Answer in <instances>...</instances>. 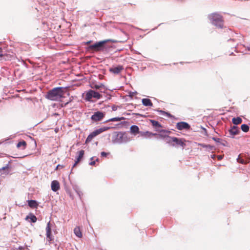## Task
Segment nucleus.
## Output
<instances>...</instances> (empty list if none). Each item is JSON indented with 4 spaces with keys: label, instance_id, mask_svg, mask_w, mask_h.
I'll list each match as a JSON object with an SVG mask.
<instances>
[{
    "label": "nucleus",
    "instance_id": "obj_18",
    "mask_svg": "<svg viewBox=\"0 0 250 250\" xmlns=\"http://www.w3.org/2000/svg\"><path fill=\"white\" fill-rule=\"evenodd\" d=\"M75 234L78 237L81 238L82 237V233L81 232L80 227H77L74 229Z\"/></svg>",
    "mask_w": 250,
    "mask_h": 250
},
{
    "label": "nucleus",
    "instance_id": "obj_38",
    "mask_svg": "<svg viewBox=\"0 0 250 250\" xmlns=\"http://www.w3.org/2000/svg\"><path fill=\"white\" fill-rule=\"evenodd\" d=\"M69 103V102H67L66 103H65L64 105H63L62 104V106L63 107V106H66Z\"/></svg>",
    "mask_w": 250,
    "mask_h": 250
},
{
    "label": "nucleus",
    "instance_id": "obj_32",
    "mask_svg": "<svg viewBox=\"0 0 250 250\" xmlns=\"http://www.w3.org/2000/svg\"><path fill=\"white\" fill-rule=\"evenodd\" d=\"M160 132H163V133H167V134H169L170 131H167V130H162Z\"/></svg>",
    "mask_w": 250,
    "mask_h": 250
},
{
    "label": "nucleus",
    "instance_id": "obj_17",
    "mask_svg": "<svg viewBox=\"0 0 250 250\" xmlns=\"http://www.w3.org/2000/svg\"><path fill=\"white\" fill-rule=\"evenodd\" d=\"M28 206L33 208H37L38 207V204L37 202L35 200H28Z\"/></svg>",
    "mask_w": 250,
    "mask_h": 250
},
{
    "label": "nucleus",
    "instance_id": "obj_28",
    "mask_svg": "<svg viewBox=\"0 0 250 250\" xmlns=\"http://www.w3.org/2000/svg\"><path fill=\"white\" fill-rule=\"evenodd\" d=\"M237 162L242 164H245V161L241 159L240 156L237 158Z\"/></svg>",
    "mask_w": 250,
    "mask_h": 250
},
{
    "label": "nucleus",
    "instance_id": "obj_16",
    "mask_svg": "<svg viewBox=\"0 0 250 250\" xmlns=\"http://www.w3.org/2000/svg\"><path fill=\"white\" fill-rule=\"evenodd\" d=\"M130 132L134 135L139 133V128L138 126L133 125L130 127Z\"/></svg>",
    "mask_w": 250,
    "mask_h": 250
},
{
    "label": "nucleus",
    "instance_id": "obj_41",
    "mask_svg": "<svg viewBox=\"0 0 250 250\" xmlns=\"http://www.w3.org/2000/svg\"><path fill=\"white\" fill-rule=\"evenodd\" d=\"M29 218V216H27L26 219H27Z\"/></svg>",
    "mask_w": 250,
    "mask_h": 250
},
{
    "label": "nucleus",
    "instance_id": "obj_11",
    "mask_svg": "<svg viewBox=\"0 0 250 250\" xmlns=\"http://www.w3.org/2000/svg\"><path fill=\"white\" fill-rule=\"evenodd\" d=\"M51 189L53 191H57L60 188L59 182L57 180H54L51 182Z\"/></svg>",
    "mask_w": 250,
    "mask_h": 250
},
{
    "label": "nucleus",
    "instance_id": "obj_3",
    "mask_svg": "<svg viewBox=\"0 0 250 250\" xmlns=\"http://www.w3.org/2000/svg\"><path fill=\"white\" fill-rule=\"evenodd\" d=\"M108 41L109 40H104L97 42L94 44L90 45V46H89L88 47V50L92 51V52H99L103 51L104 48V44Z\"/></svg>",
    "mask_w": 250,
    "mask_h": 250
},
{
    "label": "nucleus",
    "instance_id": "obj_39",
    "mask_svg": "<svg viewBox=\"0 0 250 250\" xmlns=\"http://www.w3.org/2000/svg\"><path fill=\"white\" fill-rule=\"evenodd\" d=\"M59 167V165H58V166H57V167H56V169H57L58 168V167Z\"/></svg>",
    "mask_w": 250,
    "mask_h": 250
},
{
    "label": "nucleus",
    "instance_id": "obj_25",
    "mask_svg": "<svg viewBox=\"0 0 250 250\" xmlns=\"http://www.w3.org/2000/svg\"><path fill=\"white\" fill-rule=\"evenodd\" d=\"M10 167L9 165H7L6 166L0 168V172H2V171H6L5 173L7 174L8 173L9 171L8 170L9 169Z\"/></svg>",
    "mask_w": 250,
    "mask_h": 250
},
{
    "label": "nucleus",
    "instance_id": "obj_26",
    "mask_svg": "<svg viewBox=\"0 0 250 250\" xmlns=\"http://www.w3.org/2000/svg\"><path fill=\"white\" fill-rule=\"evenodd\" d=\"M124 119V117H122V118L115 117V118H113L110 119L108 121H107L106 122L120 121H121V120H123Z\"/></svg>",
    "mask_w": 250,
    "mask_h": 250
},
{
    "label": "nucleus",
    "instance_id": "obj_5",
    "mask_svg": "<svg viewBox=\"0 0 250 250\" xmlns=\"http://www.w3.org/2000/svg\"><path fill=\"white\" fill-rule=\"evenodd\" d=\"M102 95L99 93L92 90H89L85 94V100L87 101H92L93 98L100 99Z\"/></svg>",
    "mask_w": 250,
    "mask_h": 250
},
{
    "label": "nucleus",
    "instance_id": "obj_31",
    "mask_svg": "<svg viewBox=\"0 0 250 250\" xmlns=\"http://www.w3.org/2000/svg\"><path fill=\"white\" fill-rule=\"evenodd\" d=\"M212 139L216 142H219L220 141V139L218 138L213 137Z\"/></svg>",
    "mask_w": 250,
    "mask_h": 250
},
{
    "label": "nucleus",
    "instance_id": "obj_33",
    "mask_svg": "<svg viewBox=\"0 0 250 250\" xmlns=\"http://www.w3.org/2000/svg\"><path fill=\"white\" fill-rule=\"evenodd\" d=\"M166 134H157V135H158L159 136L160 138H163L164 139V136Z\"/></svg>",
    "mask_w": 250,
    "mask_h": 250
},
{
    "label": "nucleus",
    "instance_id": "obj_22",
    "mask_svg": "<svg viewBox=\"0 0 250 250\" xmlns=\"http://www.w3.org/2000/svg\"><path fill=\"white\" fill-rule=\"evenodd\" d=\"M26 143L25 141H21V142H19L17 145V147L18 148H20V147L22 146V149H25V147H26Z\"/></svg>",
    "mask_w": 250,
    "mask_h": 250
},
{
    "label": "nucleus",
    "instance_id": "obj_10",
    "mask_svg": "<svg viewBox=\"0 0 250 250\" xmlns=\"http://www.w3.org/2000/svg\"><path fill=\"white\" fill-rule=\"evenodd\" d=\"M229 137H233L234 135L238 134L240 130L237 126H233L229 130Z\"/></svg>",
    "mask_w": 250,
    "mask_h": 250
},
{
    "label": "nucleus",
    "instance_id": "obj_7",
    "mask_svg": "<svg viewBox=\"0 0 250 250\" xmlns=\"http://www.w3.org/2000/svg\"><path fill=\"white\" fill-rule=\"evenodd\" d=\"M104 116V114L101 111H97L94 113L91 119L94 122L101 121Z\"/></svg>",
    "mask_w": 250,
    "mask_h": 250
},
{
    "label": "nucleus",
    "instance_id": "obj_20",
    "mask_svg": "<svg viewBox=\"0 0 250 250\" xmlns=\"http://www.w3.org/2000/svg\"><path fill=\"white\" fill-rule=\"evenodd\" d=\"M233 124L237 125L242 122V119L240 117L233 118L232 120Z\"/></svg>",
    "mask_w": 250,
    "mask_h": 250
},
{
    "label": "nucleus",
    "instance_id": "obj_2",
    "mask_svg": "<svg viewBox=\"0 0 250 250\" xmlns=\"http://www.w3.org/2000/svg\"><path fill=\"white\" fill-rule=\"evenodd\" d=\"M208 18L212 23L217 27L223 28L224 26V20L223 17L218 13H214L208 16Z\"/></svg>",
    "mask_w": 250,
    "mask_h": 250
},
{
    "label": "nucleus",
    "instance_id": "obj_1",
    "mask_svg": "<svg viewBox=\"0 0 250 250\" xmlns=\"http://www.w3.org/2000/svg\"><path fill=\"white\" fill-rule=\"evenodd\" d=\"M65 90L66 88L63 87H55L47 92L46 98L51 101H59L64 97Z\"/></svg>",
    "mask_w": 250,
    "mask_h": 250
},
{
    "label": "nucleus",
    "instance_id": "obj_13",
    "mask_svg": "<svg viewBox=\"0 0 250 250\" xmlns=\"http://www.w3.org/2000/svg\"><path fill=\"white\" fill-rule=\"evenodd\" d=\"M173 139L174 137H171L168 136V135H165L164 136V139L165 140L166 143L170 145L171 146H174V144L173 143V141H172L173 140Z\"/></svg>",
    "mask_w": 250,
    "mask_h": 250
},
{
    "label": "nucleus",
    "instance_id": "obj_35",
    "mask_svg": "<svg viewBox=\"0 0 250 250\" xmlns=\"http://www.w3.org/2000/svg\"><path fill=\"white\" fill-rule=\"evenodd\" d=\"M117 107H116V106H113V107H112V109H113V110H114V111H115V110H117Z\"/></svg>",
    "mask_w": 250,
    "mask_h": 250
},
{
    "label": "nucleus",
    "instance_id": "obj_29",
    "mask_svg": "<svg viewBox=\"0 0 250 250\" xmlns=\"http://www.w3.org/2000/svg\"><path fill=\"white\" fill-rule=\"evenodd\" d=\"M99 159L97 158L96 159V161H92L91 162L89 163V165L91 166H95L96 164V161H98Z\"/></svg>",
    "mask_w": 250,
    "mask_h": 250
},
{
    "label": "nucleus",
    "instance_id": "obj_40",
    "mask_svg": "<svg viewBox=\"0 0 250 250\" xmlns=\"http://www.w3.org/2000/svg\"><path fill=\"white\" fill-rule=\"evenodd\" d=\"M93 157L91 158V160H93Z\"/></svg>",
    "mask_w": 250,
    "mask_h": 250
},
{
    "label": "nucleus",
    "instance_id": "obj_21",
    "mask_svg": "<svg viewBox=\"0 0 250 250\" xmlns=\"http://www.w3.org/2000/svg\"><path fill=\"white\" fill-rule=\"evenodd\" d=\"M92 88H95L96 89H105L104 85L102 83H100L99 84H95L91 86Z\"/></svg>",
    "mask_w": 250,
    "mask_h": 250
},
{
    "label": "nucleus",
    "instance_id": "obj_23",
    "mask_svg": "<svg viewBox=\"0 0 250 250\" xmlns=\"http://www.w3.org/2000/svg\"><path fill=\"white\" fill-rule=\"evenodd\" d=\"M241 128L244 132H247L249 130V126L246 124H243L241 125Z\"/></svg>",
    "mask_w": 250,
    "mask_h": 250
},
{
    "label": "nucleus",
    "instance_id": "obj_27",
    "mask_svg": "<svg viewBox=\"0 0 250 250\" xmlns=\"http://www.w3.org/2000/svg\"><path fill=\"white\" fill-rule=\"evenodd\" d=\"M30 218L31 219V222L33 223H35L37 221V217L33 214H30Z\"/></svg>",
    "mask_w": 250,
    "mask_h": 250
},
{
    "label": "nucleus",
    "instance_id": "obj_19",
    "mask_svg": "<svg viewBox=\"0 0 250 250\" xmlns=\"http://www.w3.org/2000/svg\"><path fill=\"white\" fill-rule=\"evenodd\" d=\"M140 134L141 136H147V137H151V136H156V133H153L152 132H149V131H146V132H140Z\"/></svg>",
    "mask_w": 250,
    "mask_h": 250
},
{
    "label": "nucleus",
    "instance_id": "obj_37",
    "mask_svg": "<svg viewBox=\"0 0 250 250\" xmlns=\"http://www.w3.org/2000/svg\"><path fill=\"white\" fill-rule=\"evenodd\" d=\"M222 159V156L220 155L218 156V160H221Z\"/></svg>",
    "mask_w": 250,
    "mask_h": 250
},
{
    "label": "nucleus",
    "instance_id": "obj_15",
    "mask_svg": "<svg viewBox=\"0 0 250 250\" xmlns=\"http://www.w3.org/2000/svg\"><path fill=\"white\" fill-rule=\"evenodd\" d=\"M142 103L145 106H152L153 104L149 99L145 98L142 99Z\"/></svg>",
    "mask_w": 250,
    "mask_h": 250
},
{
    "label": "nucleus",
    "instance_id": "obj_30",
    "mask_svg": "<svg viewBox=\"0 0 250 250\" xmlns=\"http://www.w3.org/2000/svg\"><path fill=\"white\" fill-rule=\"evenodd\" d=\"M101 154L102 157H106L107 155V153L104 151L102 152Z\"/></svg>",
    "mask_w": 250,
    "mask_h": 250
},
{
    "label": "nucleus",
    "instance_id": "obj_36",
    "mask_svg": "<svg viewBox=\"0 0 250 250\" xmlns=\"http://www.w3.org/2000/svg\"><path fill=\"white\" fill-rule=\"evenodd\" d=\"M91 42H92L91 41H88V42H85V44H90Z\"/></svg>",
    "mask_w": 250,
    "mask_h": 250
},
{
    "label": "nucleus",
    "instance_id": "obj_9",
    "mask_svg": "<svg viewBox=\"0 0 250 250\" xmlns=\"http://www.w3.org/2000/svg\"><path fill=\"white\" fill-rule=\"evenodd\" d=\"M176 127L178 130H182L183 129H189L190 126L187 123L181 122L177 123Z\"/></svg>",
    "mask_w": 250,
    "mask_h": 250
},
{
    "label": "nucleus",
    "instance_id": "obj_8",
    "mask_svg": "<svg viewBox=\"0 0 250 250\" xmlns=\"http://www.w3.org/2000/svg\"><path fill=\"white\" fill-rule=\"evenodd\" d=\"M124 69L123 65H118L117 66H113L110 68L109 71L114 74H119Z\"/></svg>",
    "mask_w": 250,
    "mask_h": 250
},
{
    "label": "nucleus",
    "instance_id": "obj_34",
    "mask_svg": "<svg viewBox=\"0 0 250 250\" xmlns=\"http://www.w3.org/2000/svg\"><path fill=\"white\" fill-rule=\"evenodd\" d=\"M1 53H2V49L0 47V57L2 56V54Z\"/></svg>",
    "mask_w": 250,
    "mask_h": 250
},
{
    "label": "nucleus",
    "instance_id": "obj_6",
    "mask_svg": "<svg viewBox=\"0 0 250 250\" xmlns=\"http://www.w3.org/2000/svg\"><path fill=\"white\" fill-rule=\"evenodd\" d=\"M173 143L174 144V146H181L183 148H184L186 146V140L183 138H178L175 137H174V139L173 140Z\"/></svg>",
    "mask_w": 250,
    "mask_h": 250
},
{
    "label": "nucleus",
    "instance_id": "obj_4",
    "mask_svg": "<svg viewBox=\"0 0 250 250\" xmlns=\"http://www.w3.org/2000/svg\"><path fill=\"white\" fill-rule=\"evenodd\" d=\"M111 128V127H105H105L100 128L95 130L94 131L91 133L88 136V137H87V138L86 139L85 143L87 144V143H89L90 142H91L92 141V140L93 139V138L96 137L97 135L100 134V133H102L104 131L109 130Z\"/></svg>",
    "mask_w": 250,
    "mask_h": 250
},
{
    "label": "nucleus",
    "instance_id": "obj_14",
    "mask_svg": "<svg viewBox=\"0 0 250 250\" xmlns=\"http://www.w3.org/2000/svg\"><path fill=\"white\" fill-rule=\"evenodd\" d=\"M84 154V151L83 150H81L79 152V156L77 158V160L76 161L75 164H74L73 167H75L77 164L81 160V159L83 157Z\"/></svg>",
    "mask_w": 250,
    "mask_h": 250
},
{
    "label": "nucleus",
    "instance_id": "obj_24",
    "mask_svg": "<svg viewBox=\"0 0 250 250\" xmlns=\"http://www.w3.org/2000/svg\"><path fill=\"white\" fill-rule=\"evenodd\" d=\"M150 122L151 123L152 125L153 126H155V127H161V125H160V124L158 121H155V120H150Z\"/></svg>",
    "mask_w": 250,
    "mask_h": 250
},
{
    "label": "nucleus",
    "instance_id": "obj_12",
    "mask_svg": "<svg viewBox=\"0 0 250 250\" xmlns=\"http://www.w3.org/2000/svg\"><path fill=\"white\" fill-rule=\"evenodd\" d=\"M46 235L47 238L49 241H51L52 240V238L51 237V229L50 226V222H49L47 224V226L46 227Z\"/></svg>",
    "mask_w": 250,
    "mask_h": 250
}]
</instances>
